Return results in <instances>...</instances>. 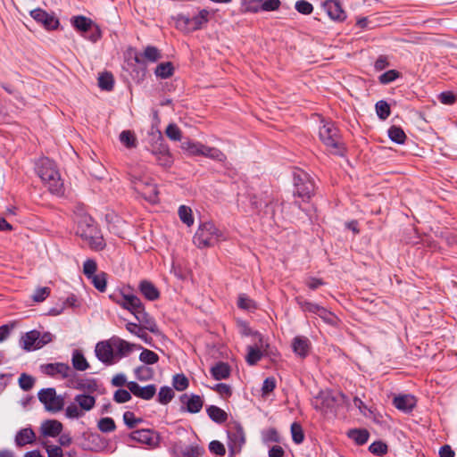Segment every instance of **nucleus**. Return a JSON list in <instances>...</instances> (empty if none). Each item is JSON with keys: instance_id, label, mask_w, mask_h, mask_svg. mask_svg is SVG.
<instances>
[{"instance_id": "1", "label": "nucleus", "mask_w": 457, "mask_h": 457, "mask_svg": "<svg viewBox=\"0 0 457 457\" xmlns=\"http://www.w3.org/2000/svg\"><path fill=\"white\" fill-rule=\"evenodd\" d=\"M77 223L76 235L84 240L91 249L101 251L105 247L104 239L90 216H81Z\"/></svg>"}, {"instance_id": "2", "label": "nucleus", "mask_w": 457, "mask_h": 457, "mask_svg": "<svg viewBox=\"0 0 457 457\" xmlns=\"http://www.w3.org/2000/svg\"><path fill=\"white\" fill-rule=\"evenodd\" d=\"M37 173L49 191L55 195L63 194V182L55 164L48 158H42L37 163Z\"/></svg>"}, {"instance_id": "3", "label": "nucleus", "mask_w": 457, "mask_h": 457, "mask_svg": "<svg viewBox=\"0 0 457 457\" xmlns=\"http://www.w3.org/2000/svg\"><path fill=\"white\" fill-rule=\"evenodd\" d=\"M224 240V231L209 221L201 224L193 237L194 244L199 248L212 247Z\"/></svg>"}, {"instance_id": "4", "label": "nucleus", "mask_w": 457, "mask_h": 457, "mask_svg": "<svg viewBox=\"0 0 457 457\" xmlns=\"http://www.w3.org/2000/svg\"><path fill=\"white\" fill-rule=\"evenodd\" d=\"M319 136L328 150L334 154L342 155L344 145L337 129L333 123H325L320 128Z\"/></svg>"}, {"instance_id": "5", "label": "nucleus", "mask_w": 457, "mask_h": 457, "mask_svg": "<svg viewBox=\"0 0 457 457\" xmlns=\"http://www.w3.org/2000/svg\"><path fill=\"white\" fill-rule=\"evenodd\" d=\"M209 11L204 9L194 17L179 15L176 19V27L187 33L200 29L209 21Z\"/></svg>"}, {"instance_id": "6", "label": "nucleus", "mask_w": 457, "mask_h": 457, "mask_svg": "<svg viewBox=\"0 0 457 457\" xmlns=\"http://www.w3.org/2000/svg\"><path fill=\"white\" fill-rule=\"evenodd\" d=\"M131 182L135 191L141 195L146 201L150 203L157 202L158 190L151 178H134Z\"/></svg>"}, {"instance_id": "7", "label": "nucleus", "mask_w": 457, "mask_h": 457, "mask_svg": "<svg viewBox=\"0 0 457 457\" xmlns=\"http://www.w3.org/2000/svg\"><path fill=\"white\" fill-rule=\"evenodd\" d=\"M295 195L301 197L303 201L309 200L314 192V182L310 176L303 171H298L294 175Z\"/></svg>"}, {"instance_id": "8", "label": "nucleus", "mask_w": 457, "mask_h": 457, "mask_svg": "<svg viewBox=\"0 0 457 457\" xmlns=\"http://www.w3.org/2000/svg\"><path fill=\"white\" fill-rule=\"evenodd\" d=\"M39 401L45 405V408L51 412L60 411L64 406V399L56 395L54 388L42 389L38 393Z\"/></svg>"}, {"instance_id": "9", "label": "nucleus", "mask_w": 457, "mask_h": 457, "mask_svg": "<svg viewBox=\"0 0 457 457\" xmlns=\"http://www.w3.org/2000/svg\"><path fill=\"white\" fill-rule=\"evenodd\" d=\"M228 456L234 457L241 452L245 443L244 429L239 425H235L228 429Z\"/></svg>"}, {"instance_id": "10", "label": "nucleus", "mask_w": 457, "mask_h": 457, "mask_svg": "<svg viewBox=\"0 0 457 457\" xmlns=\"http://www.w3.org/2000/svg\"><path fill=\"white\" fill-rule=\"evenodd\" d=\"M95 353L96 358L105 365H112L116 362L112 337L98 342L96 345Z\"/></svg>"}, {"instance_id": "11", "label": "nucleus", "mask_w": 457, "mask_h": 457, "mask_svg": "<svg viewBox=\"0 0 457 457\" xmlns=\"http://www.w3.org/2000/svg\"><path fill=\"white\" fill-rule=\"evenodd\" d=\"M111 298L120 307L129 311L134 316L144 307L141 300L134 295L121 294L117 296L111 295Z\"/></svg>"}, {"instance_id": "12", "label": "nucleus", "mask_w": 457, "mask_h": 457, "mask_svg": "<svg viewBox=\"0 0 457 457\" xmlns=\"http://www.w3.org/2000/svg\"><path fill=\"white\" fill-rule=\"evenodd\" d=\"M112 343L114 349L115 361L129 355L134 348L141 349L140 345H137L128 341L121 339L119 337L113 336L112 337Z\"/></svg>"}, {"instance_id": "13", "label": "nucleus", "mask_w": 457, "mask_h": 457, "mask_svg": "<svg viewBox=\"0 0 457 457\" xmlns=\"http://www.w3.org/2000/svg\"><path fill=\"white\" fill-rule=\"evenodd\" d=\"M67 386L71 388L93 393L97 390V384L94 379L78 378L72 372L67 378Z\"/></svg>"}, {"instance_id": "14", "label": "nucleus", "mask_w": 457, "mask_h": 457, "mask_svg": "<svg viewBox=\"0 0 457 457\" xmlns=\"http://www.w3.org/2000/svg\"><path fill=\"white\" fill-rule=\"evenodd\" d=\"M30 15L35 21L43 24L46 29H54L59 25L57 18L42 9L38 8L31 11Z\"/></svg>"}, {"instance_id": "15", "label": "nucleus", "mask_w": 457, "mask_h": 457, "mask_svg": "<svg viewBox=\"0 0 457 457\" xmlns=\"http://www.w3.org/2000/svg\"><path fill=\"white\" fill-rule=\"evenodd\" d=\"M131 440L154 447L158 445V436L150 429H139L133 431L129 435Z\"/></svg>"}, {"instance_id": "16", "label": "nucleus", "mask_w": 457, "mask_h": 457, "mask_svg": "<svg viewBox=\"0 0 457 457\" xmlns=\"http://www.w3.org/2000/svg\"><path fill=\"white\" fill-rule=\"evenodd\" d=\"M43 373L48 376L61 375L62 378H70L71 370L70 366L63 362L47 363L40 367Z\"/></svg>"}, {"instance_id": "17", "label": "nucleus", "mask_w": 457, "mask_h": 457, "mask_svg": "<svg viewBox=\"0 0 457 457\" xmlns=\"http://www.w3.org/2000/svg\"><path fill=\"white\" fill-rule=\"evenodd\" d=\"M128 388L135 396L144 400L152 399L156 393V386L154 385L141 386L139 384L134 381L128 383Z\"/></svg>"}, {"instance_id": "18", "label": "nucleus", "mask_w": 457, "mask_h": 457, "mask_svg": "<svg viewBox=\"0 0 457 457\" xmlns=\"http://www.w3.org/2000/svg\"><path fill=\"white\" fill-rule=\"evenodd\" d=\"M151 153L155 156L156 162L159 165L164 167H170L173 162L172 156L166 145L160 143L157 145L153 146Z\"/></svg>"}, {"instance_id": "19", "label": "nucleus", "mask_w": 457, "mask_h": 457, "mask_svg": "<svg viewBox=\"0 0 457 457\" xmlns=\"http://www.w3.org/2000/svg\"><path fill=\"white\" fill-rule=\"evenodd\" d=\"M323 7L331 20L342 21L346 17L345 11L337 1L328 0L324 3Z\"/></svg>"}, {"instance_id": "20", "label": "nucleus", "mask_w": 457, "mask_h": 457, "mask_svg": "<svg viewBox=\"0 0 457 457\" xmlns=\"http://www.w3.org/2000/svg\"><path fill=\"white\" fill-rule=\"evenodd\" d=\"M62 424L56 420H47L42 422L40 432L44 436L55 437L62 431Z\"/></svg>"}, {"instance_id": "21", "label": "nucleus", "mask_w": 457, "mask_h": 457, "mask_svg": "<svg viewBox=\"0 0 457 457\" xmlns=\"http://www.w3.org/2000/svg\"><path fill=\"white\" fill-rule=\"evenodd\" d=\"M393 403L396 409L404 412H409L415 407L416 399L411 395H400L395 396Z\"/></svg>"}, {"instance_id": "22", "label": "nucleus", "mask_w": 457, "mask_h": 457, "mask_svg": "<svg viewBox=\"0 0 457 457\" xmlns=\"http://www.w3.org/2000/svg\"><path fill=\"white\" fill-rule=\"evenodd\" d=\"M137 320L142 324V328L154 334L159 333V328L154 320L145 311L143 307L135 315Z\"/></svg>"}, {"instance_id": "23", "label": "nucleus", "mask_w": 457, "mask_h": 457, "mask_svg": "<svg viewBox=\"0 0 457 457\" xmlns=\"http://www.w3.org/2000/svg\"><path fill=\"white\" fill-rule=\"evenodd\" d=\"M181 402L187 405V411L190 413L199 412L204 405L202 398L197 395H183L181 396Z\"/></svg>"}, {"instance_id": "24", "label": "nucleus", "mask_w": 457, "mask_h": 457, "mask_svg": "<svg viewBox=\"0 0 457 457\" xmlns=\"http://www.w3.org/2000/svg\"><path fill=\"white\" fill-rule=\"evenodd\" d=\"M292 347L295 353L300 357H305L309 353L310 340L305 337L297 336L293 340Z\"/></svg>"}, {"instance_id": "25", "label": "nucleus", "mask_w": 457, "mask_h": 457, "mask_svg": "<svg viewBox=\"0 0 457 457\" xmlns=\"http://www.w3.org/2000/svg\"><path fill=\"white\" fill-rule=\"evenodd\" d=\"M35 441L36 434L30 428L21 429L15 436V444L20 447L33 444Z\"/></svg>"}, {"instance_id": "26", "label": "nucleus", "mask_w": 457, "mask_h": 457, "mask_svg": "<svg viewBox=\"0 0 457 457\" xmlns=\"http://www.w3.org/2000/svg\"><path fill=\"white\" fill-rule=\"evenodd\" d=\"M263 347L262 338L260 337L259 344L255 347L249 345L247 347L246 362L249 365L256 364L262 358V353L261 349Z\"/></svg>"}, {"instance_id": "27", "label": "nucleus", "mask_w": 457, "mask_h": 457, "mask_svg": "<svg viewBox=\"0 0 457 457\" xmlns=\"http://www.w3.org/2000/svg\"><path fill=\"white\" fill-rule=\"evenodd\" d=\"M75 403L82 410L83 413L91 411L96 404V398L87 394L77 395L74 398Z\"/></svg>"}, {"instance_id": "28", "label": "nucleus", "mask_w": 457, "mask_h": 457, "mask_svg": "<svg viewBox=\"0 0 457 457\" xmlns=\"http://www.w3.org/2000/svg\"><path fill=\"white\" fill-rule=\"evenodd\" d=\"M71 23L77 30L82 33H87L88 31L92 30L95 25L91 19L82 15L73 17Z\"/></svg>"}, {"instance_id": "29", "label": "nucleus", "mask_w": 457, "mask_h": 457, "mask_svg": "<svg viewBox=\"0 0 457 457\" xmlns=\"http://www.w3.org/2000/svg\"><path fill=\"white\" fill-rule=\"evenodd\" d=\"M40 332L37 330H31L27 332L21 337V344L25 350L30 351L32 349H37V345L39 342Z\"/></svg>"}, {"instance_id": "30", "label": "nucleus", "mask_w": 457, "mask_h": 457, "mask_svg": "<svg viewBox=\"0 0 457 457\" xmlns=\"http://www.w3.org/2000/svg\"><path fill=\"white\" fill-rule=\"evenodd\" d=\"M140 292L149 301H154L159 298L160 293L153 283L143 280L139 285Z\"/></svg>"}, {"instance_id": "31", "label": "nucleus", "mask_w": 457, "mask_h": 457, "mask_svg": "<svg viewBox=\"0 0 457 457\" xmlns=\"http://www.w3.org/2000/svg\"><path fill=\"white\" fill-rule=\"evenodd\" d=\"M205 145L196 141H185L182 143V149L193 156H204Z\"/></svg>"}, {"instance_id": "32", "label": "nucleus", "mask_w": 457, "mask_h": 457, "mask_svg": "<svg viewBox=\"0 0 457 457\" xmlns=\"http://www.w3.org/2000/svg\"><path fill=\"white\" fill-rule=\"evenodd\" d=\"M71 363L72 367L79 371H85L89 368L87 359L79 350L72 352Z\"/></svg>"}, {"instance_id": "33", "label": "nucleus", "mask_w": 457, "mask_h": 457, "mask_svg": "<svg viewBox=\"0 0 457 457\" xmlns=\"http://www.w3.org/2000/svg\"><path fill=\"white\" fill-rule=\"evenodd\" d=\"M211 374L216 380L226 379L230 375V368L225 362H218L211 369Z\"/></svg>"}, {"instance_id": "34", "label": "nucleus", "mask_w": 457, "mask_h": 457, "mask_svg": "<svg viewBox=\"0 0 457 457\" xmlns=\"http://www.w3.org/2000/svg\"><path fill=\"white\" fill-rule=\"evenodd\" d=\"M160 51L154 46H147L145 47L144 53L141 56H136L135 60L137 62L140 63L143 62L142 58L146 59L149 62H154L161 58Z\"/></svg>"}, {"instance_id": "35", "label": "nucleus", "mask_w": 457, "mask_h": 457, "mask_svg": "<svg viewBox=\"0 0 457 457\" xmlns=\"http://www.w3.org/2000/svg\"><path fill=\"white\" fill-rule=\"evenodd\" d=\"M126 329L131 334L141 338L145 343H151L152 338L145 333V328L133 322H128L126 324Z\"/></svg>"}, {"instance_id": "36", "label": "nucleus", "mask_w": 457, "mask_h": 457, "mask_svg": "<svg viewBox=\"0 0 457 457\" xmlns=\"http://www.w3.org/2000/svg\"><path fill=\"white\" fill-rule=\"evenodd\" d=\"M349 438L353 440L357 445H364L369 439V432L366 429H350L347 432Z\"/></svg>"}, {"instance_id": "37", "label": "nucleus", "mask_w": 457, "mask_h": 457, "mask_svg": "<svg viewBox=\"0 0 457 457\" xmlns=\"http://www.w3.org/2000/svg\"><path fill=\"white\" fill-rule=\"evenodd\" d=\"M209 417L215 422L223 423L227 420V413L220 408L211 405L207 408Z\"/></svg>"}, {"instance_id": "38", "label": "nucleus", "mask_w": 457, "mask_h": 457, "mask_svg": "<svg viewBox=\"0 0 457 457\" xmlns=\"http://www.w3.org/2000/svg\"><path fill=\"white\" fill-rule=\"evenodd\" d=\"M204 156L219 162H224L227 160L226 154L221 150L208 145L205 146Z\"/></svg>"}, {"instance_id": "39", "label": "nucleus", "mask_w": 457, "mask_h": 457, "mask_svg": "<svg viewBox=\"0 0 457 457\" xmlns=\"http://www.w3.org/2000/svg\"><path fill=\"white\" fill-rule=\"evenodd\" d=\"M120 141L127 148H135L137 146V137L134 132L130 130H123L120 134Z\"/></svg>"}, {"instance_id": "40", "label": "nucleus", "mask_w": 457, "mask_h": 457, "mask_svg": "<svg viewBox=\"0 0 457 457\" xmlns=\"http://www.w3.org/2000/svg\"><path fill=\"white\" fill-rule=\"evenodd\" d=\"M173 71H174V68H173L172 63L170 62H162V63H160L159 65H157L154 72L157 77L162 78V79H167V78H170V76H172Z\"/></svg>"}, {"instance_id": "41", "label": "nucleus", "mask_w": 457, "mask_h": 457, "mask_svg": "<svg viewBox=\"0 0 457 457\" xmlns=\"http://www.w3.org/2000/svg\"><path fill=\"white\" fill-rule=\"evenodd\" d=\"M180 220L187 226L190 227L194 224L192 210L186 205H180L178 211Z\"/></svg>"}, {"instance_id": "42", "label": "nucleus", "mask_w": 457, "mask_h": 457, "mask_svg": "<svg viewBox=\"0 0 457 457\" xmlns=\"http://www.w3.org/2000/svg\"><path fill=\"white\" fill-rule=\"evenodd\" d=\"M388 137L392 141L397 144H403L406 139L404 131L400 127L396 126H392L388 129Z\"/></svg>"}, {"instance_id": "43", "label": "nucleus", "mask_w": 457, "mask_h": 457, "mask_svg": "<svg viewBox=\"0 0 457 457\" xmlns=\"http://www.w3.org/2000/svg\"><path fill=\"white\" fill-rule=\"evenodd\" d=\"M318 316L328 325L337 327L339 323V319L333 312L324 307H321Z\"/></svg>"}, {"instance_id": "44", "label": "nucleus", "mask_w": 457, "mask_h": 457, "mask_svg": "<svg viewBox=\"0 0 457 457\" xmlns=\"http://www.w3.org/2000/svg\"><path fill=\"white\" fill-rule=\"evenodd\" d=\"M113 76L109 72L102 73L98 78V86L104 90H112L113 87Z\"/></svg>"}, {"instance_id": "45", "label": "nucleus", "mask_w": 457, "mask_h": 457, "mask_svg": "<svg viewBox=\"0 0 457 457\" xmlns=\"http://www.w3.org/2000/svg\"><path fill=\"white\" fill-rule=\"evenodd\" d=\"M107 275L104 272L96 274L89 279L91 280L94 287L100 292H104L106 289Z\"/></svg>"}, {"instance_id": "46", "label": "nucleus", "mask_w": 457, "mask_h": 457, "mask_svg": "<svg viewBox=\"0 0 457 457\" xmlns=\"http://www.w3.org/2000/svg\"><path fill=\"white\" fill-rule=\"evenodd\" d=\"M172 385L178 391H184L188 387L189 381L184 374H176L172 378Z\"/></svg>"}, {"instance_id": "47", "label": "nucleus", "mask_w": 457, "mask_h": 457, "mask_svg": "<svg viewBox=\"0 0 457 457\" xmlns=\"http://www.w3.org/2000/svg\"><path fill=\"white\" fill-rule=\"evenodd\" d=\"M174 397V391L170 386H162L158 393V401L162 404H167Z\"/></svg>"}, {"instance_id": "48", "label": "nucleus", "mask_w": 457, "mask_h": 457, "mask_svg": "<svg viewBox=\"0 0 457 457\" xmlns=\"http://www.w3.org/2000/svg\"><path fill=\"white\" fill-rule=\"evenodd\" d=\"M139 360L145 364H154L159 361V356L151 350L143 349L139 354Z\"/></svg>"}, {"instance_id": "49", "label": "nucleus", "mask_w": 457, "mask_h": 457, "mask_svg": "<svg viewBox=\"0 0 457 457\" xmlns=\"http://www.w3.org/2000/svg\"><path fill=\"white\" fill-rule=\"evenodd\" d=\"M291 435L293 441L297 445L303 443L304 440L303 430L302 426L297 422H294L291 425Z\"/></svg>"}, {"instance_id": "50", "label": "nucleus", "mask_w": 457, "mask_h": 457, "mask_svg": "<svg viewBox=\"0 0 457 457\" xmlns=\"http://www.w3.org/2000/svg\"><path fill=\"white\" fill-rule=\"evenodd\" d=\"M317 400L321 401L323 408L332 409L335 404V397L328 391H322L317 396Z\"/></svg>"}, {"instance_id": "51", "label": "nucleus", "mask_w": 457, "mask_h": 457, "mask_svg": "<svg viewBox=\"0 0 457 457\" xmlns=\"http://www.w3.org/2000/svg\"><path fill=\"white\" fill-rule=\"evenodd\" d=\"M97 427H98L99 430L104 433L112 432L116 428L114 420L109 417L102 418L98 421Z\"/></svg>"}, {"instance_id": "52", "label": "nucleus", "mask_w": 457, "mask_h": 457, "mask_svg": "<svg viewBox=\"0 0 457 457\" xmlns=\"http://www.w3.org/2000/svg\"><path fill=\"white\" fill-rule=\"evenodd\" d=\"M65 416L69 419H79L84 413L76 403H71L65 409Z\"/></svg>"}, {"instance_id": "53", "label": "nucleus", "mask_w": 457, "mask_h": 457, "mask_svg": "<svg viewBox=\"0 0 457 457\" xmlns=\"http://www.w3.org/2000/svg\"><path fill=\"white\" fill-rule=\"evenodd\" d=\"M376 112L381 120H386L390 115V106L383 100L376 104Z\"/></svg>"}, {"instance_id": "54", "label": "nucleus", "mask_w": 457, "mask_h": 457, "mask_svg": "<svg viewBox=\"0 0 457 457\" xmlns=\"http://www.w3.org/2000/svg\"><path fill=\"white\" fill-rule=\"evenodd\" d=\"M96 270H97V265L94 260L88 259L84 262L83 273L88 279L96 275Z\"/></svg>"}, {"instance_id": "55", "label": "nucleus", "mask_w": 457, "mask_h": 457, "mask_svg": "<svg viewBox=\"0 0 457 457\" xmlns=\"http://www.w3.org/2000/svg\"><path fill=\"white\" fill-rule=\"evenodd\" d=\"M167 137L173 141H180L181 140V131L179 128L176 124H170L165 131Z\"/></svg>"}, {"instance_id": "56", "label": "nucleus", "mask_w": 457, "mask_h": 457, "mask_svg": "<svg viewBox=\"0 0 457 457\" xmlns=\"http://www.w3.org/2000/svg\"><path fill=\"white\" fill-rule=\"evenodd\" d=\"M262 439L265 443H278L280 436L275 428H269L262 434Z\"/></svg>"}, {"instance_id": "57", "label": "nucleus", "mask_w": 457, "mask_h": 457, "mask_svg": "<svg viewBox=\"0 0 457 457\" xmlns=\"http://www.w3.org/2000/svg\"><path fill=\"white\" fill-rule=\"evenodd\" d=\"M35 379L25 373L21 374L19 378V385L23 390H29L33 387Z\"/></svg>"}, {"instance_id": "58", "label": "nucleus", "mask_w": 457, "mask_h": 457, "mask_svg": "<svg viewBox=\"0 0 457 457\" xmlns=\"http://www.w3.org/2000/svg\"><path fill=\"white\" fill-rule=\"evenodd\" d=\"M124 423L129 428H135L137 424L142 422L141 419H137L135 417V414L132 411H125L123 414Z\"/></svg>"}, {"instance_id": "59", "label": "nucleus", "mask_w": 457, "mask_h": 457, "mask_svg": "<svg viewBox=\"0 0 457 457\" xmlns=\"http://www.w3.org/2000/svg\"><path fill=\"white\" fill-rule=\"evenodd\" d=\"M399 77V72L395 70H390L383 74H381L378 78V80L381 84H388Z\"/></svg>"}, {"instance_id": "60", "label": "nucleus", "mask_w": 457, "mask_h": 457, "mask_svg": "<svg viewBox=\"0 0 457 457\" xmlns=\"http://www.w3.org/2000/svg\"><path fill=\"white\" fill-rule=\"evenodd\" d=\"M130 391L119 389L114 393L113 399L118 403H127L131 399Z\"/></svg>"}, {"instance_id": "61", "label": "nucleus", "mask_w": 457, "mask_h": 457, "mask_svg": "<svg viewBox=\"0 0 457 457\" xmlns=\"http://www.w3.org/2000/svg\"><path fill=\"white\" fill-rule=\"evenodd\" d=\"M50 295V288L47 287H39L36 289L35 293L32 295L33 301L37 303H41Z\"/></svg>"}, {"instance_id": "62", "label": "nucleus", "mask_w": 457, "mask_h": 457, "mask_svg": "<svg viewBox=\"0 0 457 457\" xmlns=\"http://www.w3.org/2000/svg\"><path fill=\"white\" fill-rule=\"evenodd\" d=\"M209 450L211 453L218 456H224L226 453L225 446L223 445V444L217 440H213L210 443Z\"/></svg>"}, {"instance_id": "63", "label": "nucleus", "mask_w": 457, "mask_h": 457, "mask_svg": "<svg viewBox=\"0 0 457 457\" xmlns=\"http://www.w3.org/2000/svg\"><path fill=\"white\" fill-rule=\"evenodd\" d=\"M369 449L374 454L383 455L387 452V445L381 441H377L372 443Z\"/></svg>"}, {"instance_id": "64", "label": "nucleus", "mask_w": 457, "mask_h": 457, "mask_svg": "<svg viewBox=\"0 0 457 457\" xmlns=\"http://www.w3.org/2000/svg\"><path fill=\"white\" fill-rule=\"evenodd\" d=\"M295 9L302 14H310L313 11L312 4L305 0H300L295 3Z\"/></svg>"}]
</instances>
